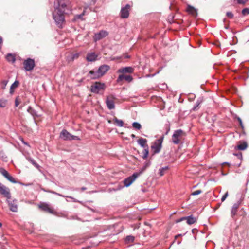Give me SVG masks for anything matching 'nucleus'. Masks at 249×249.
Instances as JSON below:
<instances>
[{
  "label": "nucleus",
  "mask_w": 249,
  "mask_h": 249,
  "mask_svg": "<svg viewBox=\"0 0 249 249\" xmlns=\"http://www.w3.org/2000/svg\"><path fill=\"white\" fill-rule=\"evenodd\" d=\"M228 196V192L227 191L226 193L221 198V201L223 202L227 197Z\"/></svg>",
  "instance_id": "nucleus-46"
},
{
  "label": "nucleus",
  "mask_w": 249,
  "mask_h": 249,
  "mask_svg": "<svg viewBox=\"0 0 249 249\" xmlns=\"http://www.w3.org/2000/svg\"><path fill=\"white\" fill-rule=\"evenodd\" d=\"M135 238L131 235L127 236L125 239V241L128 243H132L134 242Z\"/></svg>",
  "instance_id": "nucleus-37"
},
{
  "label": "nucleus",
  "mask_w": 249,
  "mask_h": 249,
  "mask_svg": "<svg viewBox=\"0 0 249 249\" xmlns=\"http://www.w3.org/2000/svg\"><path fill=\"white\" fill-rule=\"evenodd\" d=\"M9 205L10 210L12 211H13V212H16L17 211V206L16 205H15L14 204H13V203H9Z\"/></svg>",
  "instance_id": "nucleus-38"
},
{
  "label": "nucleus",
  "mask_w": 249,
  "mask_h": 249,
  "mask_svg": "<svg viewBox=\"0 0 249 249\" xmlns=\"http://www.w3.org/2000/svg\"><path fill=\"white\" fill-rule=\"evenodd\" d=\"M226 15L230 18H233V14L231 12H227L226 13Z\"/></svg>",
  "instance_id": "nucleus-47"
},
{
  "label": "nucleus",
  "mask_w": 249,
  "mask_h": 249,
  "mask_svg": "<svg viewBox=\"0 0 249 249\" xmlns=\"http://www.w3.org/2000/svg\"><path fill=\"white\" fill-rule=\"evenodd\" d=\"M0 173L6 178L9 174L8 172L3 168H0Z\"/></svg>",
  "instance_id": "nucleus-32"
},
{
  "label": "nucleus",
  "mask_w": 249,
  "mask_h": 249,
  "mask_svg": "<svg viewBox=\"0 0 249 249\" xmlns=\"http://www.w3.org/2000/svg\"><path fill=\"white\" fill-rule=\"evenodd\" d=\"M38 207L40 210L45 212L52 214L55 216H60V213L57 212V210L54 209L50 204L48 203L45 202H41L38 204Z\"/></svg>",
  "instance_id": "nucleus-1"
},
{
  "label": "nucleus",
  "mask_w": 249,
  "mask_h": 249,
  "mask_svg": "<svg viewBox=\"0 0 249 249\" xmlns=\"http://www.w3.org/2000/svg\"><path fill=\"white\" fill-rule=\"evenodd\" d=\"M223 164H226L228 165L229 166H230V164L228 162H224Z\"/></svg>",
  "instance_id": "nucleus-56"
},
{
  "label": "nucleus",
  "mask_w": 249,
  "mask_h": 249,
  "mask_svg": "<svg viewBox=\"0 0 249 249\" xmlns=\"http://www.w3.org/2000/svg\"><path fill=\"white\" fill-rule=\"evenodd\" d=\"M134 71V69L132 67H125L118 69L117 72L124 74L125 73H132Z\"/></svg>",
  "instance_id": "nucleus-15"
},
{
  "label": "nucleus",
  "mask_w": 249,
  "mask_h": 249,
  "mask_svg": "<svg viewBox=\"0 0 249 249\" xmlns=\"http://www.w3.org/2000/svg\"><path fill=\"white\" fill-rule=\"evenodd\" d=\"M132 137H135V135L134 134H132Z\"/></svg>",
  "instance_id": "nucleus-58"
},
{
  "label": "nucleus",
  "mask_w": 249,
  "mask_h": 249,
  "mask_svg": "<svg viewBox=\"0 0 249 249\" xmlns=\"http://www.w3.org/2000/svg\"><path fill=\"white\" fill-rule=\"evenodd\" d=\"M235 155L238 156L239 158H241L242 157V154L241 153H240L239 154H234Z\"/></svg>",
  "instance_id": "nucleus-50"
},
{
  "label": "nucleus",
  "mask_w": 249,
  "mask_h": 249,
  "mask_svg": "<svg viewBox=\"0 0 249 249\" xmlns=\"http://www.w3.org/2000/svg\"><path fill=\"white\" fill-rule=\"evenodd\" d=\"M186 11L189 14L193 16L196 17L197 15V10L190 5L187 6Z\"/></svg>",
  "instance_id": "nucleus-19"
},
{
  "label": "nucleus",
  "mask_w": 249,
  "mask_h": 249,
  "mask_svg": "<svg viewBox=\"0 0 249 249\" xmlns=\"http://www.w3.org/2000/svg\"><path fill=\"white\" fill-rule=\"evenodd\" d=\"M19 82L18 81H15L12 84V85L10 87V94H13V93L14 92V90L15 89H16V88H17L18 86H19Z\"/></svg>",
  "instance_id": "nucleus-24"
},
{
  "label": "nucleus",
  "mask_w": 249,
  "mask_h": 249,
  "mask_svg": "<svg viewBox=\"0 0 249 249\" xmlns=\"http://www.w3.org/2000/svg\"><path fill=\"white\" fill-rule=\"evenodd\" d=\"M65 14L56 10L53 13V19L59 27H62V25L65 21Z\"/></svg>",
  "instance_id": "nucleus-5"
},
{
  "label": "nucleus",
  "mask_w": 249,
  "mask_h": 249,
  "mask_svg": "<svg viewBox=\"0 0 249 249\" xmlns=\"http://www.w3.org/2000/svg\"><path fill=\"white\" fill-rule=\"evenodd\" d=\"M149 151L148 147L145 148L143 151V155L142 156V158L144 159H146L148 155Z\"/></svg>",
  "instance_id": "nucleus-35"
},
{
  "label": "nucleus",
  "mask_w": 249,
  "mask_h": 249,
  "mask_svg": "<svg viewBox=\"0 0 249 249\" xmlns=\"http://www.w3.org/2000/svg\"><path fill=\"white\" fill-rule=\"evenodd\" d=\"M85 15V11H84L82 13L79 15H76L74 16V20H76L78 19L83 20V17Z\"/></svg>",
  "instance_id": "nucleus-30"
},
{
  "label": "nucleus",
  "mask_w": 249,
  "mask_h": 249,
  "mask_svg": "<svg viewBox=\"0 0 249 249\" xmlns=\"http://www.w3.org/2000/svg\"><path fill=\"white\" fill-rule=\"evenodd\" d=\"M237 120H238L241 126L243 127V124H242V121L241 119L239 117H238Z\"/></svg>",
  "instance_id": "nucleus-49"
},
{
  "label": "nucleus",
  "mask_w": 249,
  "mask_h": 249,
  "mask_svg": "<svg viewBox=\"0 0 249 249\" xmlns=\"http://www.w3.org/2000/svg\"><path fill=\"white\" fill-rule=\"evenodd\" d=\"M60 137L64 140H79L80 138L76 136L72 135L66 129H63L60 134Z\"/></svg>",
  "instance_id": "nucleus-6"
},
{
  "label": "nucleus",
  "mask_w": 249,
  "mask_h": 249,
  "mask_svg": "<svg viewBox=\"0 0 249 249\" xmlns=\"http://www.w3.org/2000/svg\"><path fill=\"white\" fill-rule=\"evenodd\" d=\"M28 161H30L33 165H34L36 168H39V165L35 161V160L31 158H29L27 159Z\"/></svg>",
  "instance_id": "nucleus-34"
},
{
  "label": "nucleus",
  "mask_w": 249,
  "mask_h": 249,
  "mask_svg": "<svg viewBox=\"0 0 249 249\" xmlns=\"http://www.w3.org/2000/svg\"><path fill=\"white\" fill-rule=\"evenodd\" d=\"M130 5L128 4L123 7L120 11V17L122 18H126L129 17Z\"/></svg>",
  "instance_id": "nucleus-10"
},
{
  "label": "nucleus",
  "mask_w": 249,
  "mask_h": 249,
  "mask_svg": "<svg viewBox=\"0 0 249 249\" xmlns=\"http://www.w3.org/2000/svg\"><path fill=\"white\" fill-rule=\"evenodd\" d=\"M81 190L82 191H84V190H86V187H82V188H81Z\"/></svg>",
  "instance_id": "nucleus-53"
},
{
  "label": "nucleus",
  "mask_w": 249,
  "mask_h": 249,
  "mask_svg": "<svg viewBox=\"0 0 249 249\" xmlns=\"http://www.w3.org/2000/svg\"><path fill=\"white\" fill-rule=\"evenodd\" d=\"M132 126L136 130H140L142 128L141 124L138 122H134L132 124Z\"/></svg>",
  "instance_id": "nucleus-33"
},
{
  "label": "nucleus",
  "mask_w": 249,
  "mask_h": 249,
  "mask_svg": "<svg viewBox=\"0 0 249 249\" xmlns=\"http://www.w3.org/2000/svg\"><path fill=\"white\" fill-rule=\"evenodd\" d=\"M2 224L0 222V227H1Z\"/></svg>",
  "instance_id": "nucleus-60"
},
{
  "label": "nucleus",
  "mask_w": 249,
  "mask_h": 249,
  "mask_svg": "<svg viewBox=\"0 0 249 249\" xmlns=\"http://www.w3.org/2000/svg\"><path fill=\"white\" fill-rule=\"evenodd\" d=\"M28 111L30 112L33 116L36 115L35 111L34 110H33L31 107H29Z\"/></svg>",
  "instance_id": "nucleus-45"
},
{
  "label": "nucleus",
  "mask_w": 249,
  "mask_h": 249,
  "mask_svg": "<svg viewBox=\"0 0 249 249\" xmlns=\"http://www.w3.org/2000/svg\"><path fill=\"white\" fill-rule=\"evenodd\" d=\"M78 54H75V55H74V57H78Z\"/></svg>",
  "instance_id": "nucleus-57"
},
{
  "label": "nucleus",
  "mask_w": 249,
  "mask_h": 249,
  "mask_svg": "<svg viewBox=\"0 0 249 249\" xmlns=\"http://www.w3.org/2000/svg\"><path fill=\"white\" fill-rule=\"evenodd\" d=\"M98 55L94 52L89 53L86 56V59L88 61L93 62L97 60Z\"/></svg>",
  "instance_id": "nucleus-18"
},
{
  "label": "nucleus",
  "mask_w": 249,
  "mask_h": 249,
  "mask_svg": "<svg viewBox=\"0 0 249 249\" xmlns=\"http://www.w3.org/2000/svg\"><path fill=\"white\" fill-rule=\"evenodd\" d=\"M6 178L12 183H16L17 182L15 179L13 177H12L10 174L8 175V176Z\"/></svg>",
  "instance_id": "nucleus-39"
},
{
  "label": "nucleus",
  "mask_w": 249,
  "mask_h": 249,
  "mask_svg": "<svg viewBox=\"0 0 249 249\" xmlns=\"http://www.w3.org/2000/svg\"><path fill=\"white\" fill-rule=\"evenodd\" d=\"M182 218H193V217H192V215H189V216H188L183 217Z\"/></svg>",
  "instance_id": "nucleus-52"
},
{
  "label": "nucleus",
  "mask_w": 249,
  "mask_h": 249,
  "mask_svg": "<svg viewBox=\"0 0 249 249\" xmlns=\"http://www.w3.org/2000/svg\"><path fill=\"white\" fill-rule=\"evenodd\" d=\"M49 192L52 193V194H54V195H57L58 196H61V197H69V198H71V199H72L73 201L74 202H77V200L75 198H74L73 197H71V196H64L61 194H59V193H58L57 192H55L54 191H49Z\"/></svg>",
  "instance_id": "nucleus-28"
},
{
  "label": "nucleus",
  "mask_w": 249,
  "mask_h": 249,
  "mask_svg": "<svg viewBox=\"0 0 249 249\" xmlns=\"http://www.w3.org/2000/svg\"><path fill=\"white\" fill-rule=\"evenodd\" d=\"M164 135H162L159 139L155 140L151 146V152L154 155L159 153L162 148Z\"/></svg>",
  "instance_id": "nucleus-3"
},
{
  "label": "nucleus",
  "mask_w": 249,
  "mask_h": 249,
  "mask_svg": "<svg viewBox=\"0 0 249 249\" xmlns=\"http://www.w3.org/2000/svg\"><path fill=\"white\" fill-rule=\"evenodd\" d=\"M7 83H8L7 80H2L1 82V89H5Z\"/></svg>",
  "instance_id": "nucleus-41"
},
{
  "label": "nucleus",
  "mask_w": 249,
  "mask_h": 249,
  "mask_svg": "<svg viewBox=\"0 0 249 249\" xmlns=\"http://www.w3.org/2000/svg\"><path fill=\"white\" fill-rule=\"evenodd\" d=\"M240 204V202L238 201L233 204L231 211V216L233 217L236 215Z\"/></svg>",
  "instance_id": "nucleus-16"
},
{
  "label": "nucleus",
  "mask_w": 249,
  "mask_h": 249,
  "mask_svg": "<svg viewBox=\"0 0 249 249\" xmlns=\"http://www.w3.org/2000/svg\"><path fill=\"white\" fill-rule=\"evenodd\" d=\"M70 4L71 2L69 0H59L58 1V6L55 10L66 14L67 11L71 10Z\"/></svg>",
  "instance_id": "nucleus-4"
},
{
  "label": "nucleus",
  "mask_w": 249,
  "mask_h": 249,
  "mask_svg": "<svg viewBox=\"0 0 249 249\" xmlns=\"http://www.w3.org/2000/svg\"><path fill=\"white\" fill-rule=\"evenodd\" d=\"M165 129H166V132L164 134H163L164 136L165 135H167L168 133L169 132L170 130V124H167L165 125Z\"/></svg>",
  "instance_id": "nucleus-40"
},
{
  "label": "nucleus",
  "mask_w": 249,
  "mask_h": 249,
  "mask_svg": "<svg viewBox=\"0 0 249 249\" xmlns=\"http://www.w3.org/2000/svg\"><path fill=\"white\" fill-rule=\"evenodd\" d=\"M185 219H178L176 220V223H178L180 221H181L183 220H185ZM187 219V223L189 225H191L192 224L195 223L196 222L197 219Z\"/></svg>",
  "instance_id": "nucleus-27"
},
{
  "label": "nucleus",
  "mask_w": 249,
  "mask_h": 249,
  "mask_svg": "<svg viewBox=\"0 0 249 249\" xmlns=\"http://www.w3.org/2000/svg\"><path fill=\"white\" fill-rule=\"evenodd\" d=\"M147 140L146 139H144L142 138H140L138 141V143L142 147L145 148H148V146L146 144L147 143Z\"/></svg>",
  "instance_id": "nucleus-21"
},
{
  "label": "nucleus",
  "mask_w": 249,
  "mask_h": 249,
  "mask_svg": "<svg viewBox=\"0 0 249 249\" xmlns=\"http://www.w3.org/2000/svg\"><path fill=\"white\" fill-rule=\"evenodd\" d=\"M203 99L202 98H199L196 101V105L192 108V110L196 111L199 108V105L202 103Z\"/></svg>",
  "instance_id": "nucleus-25"
},
{
  "label": "nucleus",
  "mask_w": 249,
  "mask_h": 249,
  "mask_svg": "<svg viewBox=\"0 0 249 249\" xmlns=\"http://www.w3.org/2000/svg\"><path fill=\"white\" fill-rule=\"evenodd\" d=\"M0 173L6 178L9 174L8 172L3 168H0Z\"/></svg>",
  "instance_id": "nucleus-31"
},
{
  "label": "nucleus",
  "mask_w": 249,
  "mask_h": 249,
  "mask_svg": "<svg viewBox=\"0 0 249 249\" xmlns=\"http://www.w3.org/2000/svg\"><path fill=\"white\" fill-rule=\"evenodd\" d=\"M181 236H182V235L181 234H178L175 236V239H177V238H178V237H180Z\"/></svg>",
  "instance_id": "nucleus-51"
},
{
  "label": "nucleus",
  "mask_w": 249,
  "mask_h": 249,
  "mask_svg": "<svg viewBox=\"0 0 249 249\" xmlns=\"http://www.w3.org/2000/svg\"><path fill=\"white\" fill-rule=\"evenodd\" d=\"M20 140L22 142L25 141L23 138H20Z\"/></svg>",
  "instance_id": "nucleus-55"
},
{
  "label": "nucleus",
  "mask_w": 249,
  "mask_h": 249,
  "mask_svg": "<svg viewBox=\"0 0 249 249\" xmlns=\"http://www.w3.org/2000/svg\"><path fill=\"white\" fill-rule=\"evenodd\" d=\"M88 76L92 79H96L101 77L99 73H98V70L96 71L94 70L90 71Z\"/></svg>",
  "instance_id": "nucleus-17"
},
{
  "label": "nucleus",
  "mask_w": 249,
  "mask_h": 249,
  "mask_svg": "<svg viewBox=\"0 0 249 249\" xmlns=\"http://www.w3.org/2000/svg\"><path fill=\"white\" fill-rule=\"evenodd\" d=\"M185 136V132L181 129H178L174 131L172 136L173 143L175 144H178L180 143H182Z\"/></svg>",
  "instance_id": "nucleus-2"
},
{
  "label": "nucleus",
  "mask_w": 249,
  "mask_h": 249,
  "mask_svg": "<svg viewBox=\"0 0 249 249\" xmlns=\"http://www.w3.org/2000/svg\"><path fill=\"white\" fill-rule=\"evenodd\" d=\"M7 103V100L6 99H0V107H4L6 106Z\"/></svg>",
  "instance_id": "nucleus-36"
},
{
  "label": "nucleus",
  "mask_w": 249,
  "mask_h": 249,
  "mask_svg": "<svg viewBox=\"0 0 249 249\" xmlns=\"http://www.w3.org/2000/svg\"><path fill=\"white\" fill-rule=\"evenodd\" d=\"M110 67L108 65H102L100 66L98 69V73H99L101 77L104 76L110 69Z\"/></svg>",
  "instance_id": "nucleus-14"
},
{
  "label": "nucleus",
  "mask_w": 249,
  "mask_h": 249,
  "mask_svg": "<svg viewBox=\"0 0 249 249\" xmlns=\"http://www.w3.org/2000/svg\"><path fill=\"white\" fill-rule=\"evenodd\" d=\"M168 169H169L168 166H165V167L160 168L159 170V174L160 176L161 177L163 176L165 174V171H167V170H168Z\"/></svg>",
  "instance_id": "nucleus-29"
},
{
  "label": "nucleus",
  "mask_w": 249,
  "mask_h": 249,
  "mask_svg": "<svg viewBox=\"0 0 249 249\" xmlns=\"http://www.w3.org/2000/svg\"><path fill=\"white\" fill-rule=\"evenodd\" d=\"M24 145H26V146H28V147H30V145H29V144L28 143H27V142L25 143V144H24Z\"/></svg>",
  "instance_id": "nucleus-54"
},
{
  "label": "nucleus",
  "mask_w": 249,
  "mask_h": 249,
  "mask_svg": "<svg viewBox=\"0 0 249 249\" xmlns=\"http://www.w3.org/2000/svg\"><path fill=\"white\" fill-rule=\"evenodd\" d=\"M6 59L8 62L11 63H14L16 60L15 55L11 53H8L7 54L6 56Z\"/></svg>",
  "instance_id": "nucleus-23"
},
{
  "label": "nucleus",
  "mask_w": 249,
  "mask_h": 249,
  "mask_svg": "<svg viewBox=\"0 0 249 249\" xmlns=\"http://www.w3.org/2000/svg\"><path fill=\"white\" fill-rule=\"evenodd\" d=\"M133 79V78L132 76L122 74L118 77L116 82L118 83H120L123 80H125L127 82L130 83L132 81Z\"/></svg>",
  "instance_id": "nucleus-13"
},
{
  "label": "nucleus",
  "mask_w": 249,
  "mask_h": 249,
  "mask_svg": "<svg viewBox=\"0 0 249 249\" xmlns=\"http://www.w3.org/2000/svg\"><path fill=\"white\" fill-rule=\"evenodd\" d=\"M105 88V84L96 82L94 85L91 86V91L93 93H98L100 91L104 90Z\"/></svg>",
  "instance_id": "nucleus-9"
},
{
  "label": "nucleus",
  "mask_w": 249,
  "mask_h": 249,
  "mask_svg": "<svg viewBox=\"0 0 249 249\" xmlns=\"http://www.w3.org/2000/svg\"><path fill=\"white\" fill-rule=\"evenodd\" d=\"M26 142L25 141H24L22 143H23L24 144H25V143H26Z\"/></svg>",
  "instance_id": "nucleus-59"
},
{
  "label": "nucleus",
  "mask_w": 249,
  "mask_h": 249,
  "mask_svg": "<svg viewBox=\"0 0 249 249\" xmlns=\"http://www.w3.org/2000/svg\"><path fill=\"white\" fill-rule=\"evenodd\" d=\"M115 97L113 95H110L107 97L106 103L109 109L111 110L115 108Z\"/></svg>",
  "instance_id": "nucleus-12"
},
{
  "label": "nucleus",
  "mask_w": 249,
  "mask_h": 249,
  "mask_svg": "<svg viewBox=\"0 0 249 249\" xmlns=\"http://www.w3.org/2000/svg\"><path fill=\"white\" fill-rule=\"evenodd\" d=\"M201 192H202L201 190H196V191L193 192V193H192L191 195L193 196L197 195H199L200 193H201Z\"/></svg>",
  "instance_id": "nucleus-44"
},
{
  "label": "nucleus",
  "mask_w": 249,
  "mask_h": 249,
  "mask_svg": "<svg viewBox=\"0 0 249 249\" xmlns=\"http://www.w3.org/2000/svg\"><path fill=\"white\" fill-rule=\"evenodd\" d=\"M140 176L138 172L134 173L132 176L127 178L124 180V184L125 186H129L136 179Z\"/></svg>",
  "instance_id": "nucleus-8"
},
{
  "label": "nucleus",
  "mask_w": 249,
  "mask_h": 249,
  "mask_svg": "<svg viewBox=\"0 0 249 249\" xmlns=\"http://www.w3.org/2000/svg\"><path fill=\"white\" fill-rule=\"evenodd\" d=\"M248 0H237L238 4H244Z\"/></svg>",
  "instance_id": "nucleus-48"
},
{
  "label": "nucleus",
  "mask_w": 249,
  "mask_h": 249,
  "mask_svg": "<svg viewBox=\"0 0 249 249\" xmlns=\"http://www.w3.org/2000/svg\"><path fill=\"white\" fill-rule=\"evenodd\" d=\"M242 13L244 15L249 14V9L247 8L243 9L242 10Z\"/></svg>",
  "instance_id": "nucleus-43"
},
{
  "label": "nucleus",
  "mask_w": 249,
  "mask_h": 249,
  "mask_svg": "<svg viewBox=\"0 0 249 249\" xmlns=\"http://www.w3.org/2000/svg\"><path fill=\"white\" fill-rule=\"evenodd\" d=\"M23 65L26 71H31L35 66V62L34 59L29 58L24 61Z\"/></svg>",
  "instance_id": "nucleus-7"
},
{
  "label": "nucleus",
  "mask_w": 249,
  "mask_h": 249,
  "mask_svg": "<svg viewBox=\"0 0 249 249\" xmlns=\"http://www.w3.org/2000/svg\"><path fill=\"white\" fill-rule=\"evenodd\" d=\"M114 124L119 127H122L124 124V122L122 120L118 119L117 118L115 117L113 120Z\"/></svg>",
  "instance_id": "nucleus-26"
},
{
  "label": "nucleus",
  "mask_w": 249,
  "mask_h": 249,
  "mask_svg": "<svg viewBox=\"0 0 249 249\" xmlns=\"http://www.w3.org/2000/svg\"><path fill=\"white\" fill-rule=\"evenodd\" d=\"M108 33L105 30H101L99 32L95 33L93 36V40L95 42L100 40L107 36Z\"/></svg>",
  "instance_id": "nucleus-11"
},
{
  "label": "nucleus",
  "mask_w": 249,
  "mask_h": 249,
  "mask_svg": "<svg viewBox=\"0 0 249 249\" xmlns=\"http://www.w3.org/2000/svg\"><path fill=\"white\" fill-rule=\"evenodd\" d=\"M151 165V162L150 161H146L142 168L141 169V170H140L139 172H138V174H140V176L142 174L143 172L148 168Z\"/></svg>",
  "instance_id": "nucleus-22"
},
{
  "label": "nucleus",
  "mask_w": 249,
  "mask_h": 249,
  "mask_svg": "<svg viewBox=\"0 0 249 249\" xmlns=\"http://www.w3.org/2000/svg\"><path fill=\"white\" fill-rule=\"evenodd\" d=\"M248 147V143L246 142H239V143L235 147L236 149L245 150Z\"/></svg>",
  "instance_id": "nucleus-20"
},
{
  "label": "nucleus",
  "mask_w": 249,
  "mask_h": 249,
  "mask_svg": "<svg viewBox=\"0 0 249 249\" xmlns=\"http://www.w3.org/2000/svg\"><path fill=\"white\" fill-rule=\"evenodd\" d=\"M20 103V99L19 96H17L15 100V105L16 107H18Z\"/></svg>",
  "instance_id": "nucleus-42"
}]
</instances>
